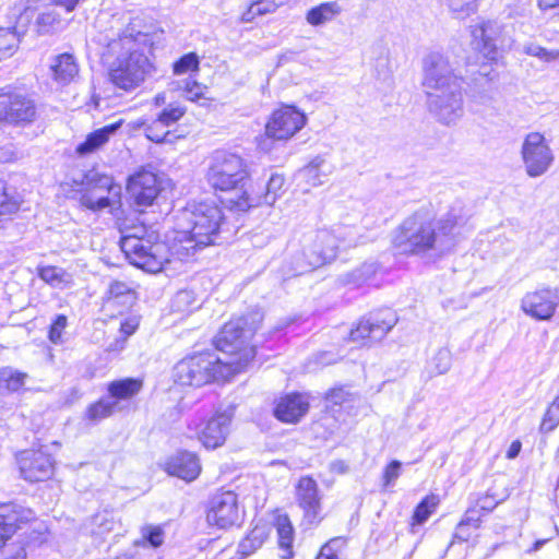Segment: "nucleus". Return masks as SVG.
Here are the masks:
<instances>
[{"label": "nucleus", "mask_w": 559, "mask_h": 559, "mask_svg": "<svg viewBox=\"0 0 559 559\" xmlns=\"http://www.w3.org/2000/svg\"><path fill=\"white\" fill-rule=\"evenodd\" d=\"M354 229L338 226L319 229L302 237L301 248L290 258L287 276L300 275L335 259L340 247L356 246Z\"/></svg>", "instance_id": "nucleus-4"}, {"label": "nucleus", "mask_w": 559, "mask_h": 559, "mask_svg": "<svg viewBox=\"0 0 559 559\" xmlns=\"http://www.w3.org/2000/svg\"><path fill=\"white\" fill-rule=\"evenodd\" d=\"M423 88L429 112L441 123H455L463 116L462 78L449 59L432 52L424 59Z\"/></svg>", "instance_id": "nucleus-1"}, {"label": "nucleus", "mask_w": 559, "mask_h": 559, "mask_svg": "<svg viewBox=\"0 0 559 559\" xmlns=\"http://www.w3.org/2000/svg\"><path fill=\"white\" fill-rule=\"evenodd\" d=\"M486 513L483 509L473 508L466 511L464 519L459 523L455 530V537L467 540L471 537L469 530H476L483 523V516Z\"/></svg>", "instance_id": "nucleus-37"}, {"label": "nucleus", "mask_w": 559, "mask_h": 559, "mask_svg": "<svg viewBox=\"0 0 559 559\" xmlns=\"http://www.w3.org/2000/svg\"><path fill=\"white\" fill-rule=\"evenodd\" d=\"M523 52L536 57L544 62H551L559 58V50H549L534 43L525 44L523 46Z\"/></svg>", "instance_id": "nucleus-48"}, {"label": "nucleus", "mask_w": 559, "mask_h": 559, "mask_svg": "<svg viewBox=\"0 0 559 559\" xmlns=\"http://www.w3.org/2000/svg\"><path fill=\"white\" fill-rule=\"evenodd\" d=\"M223 221V211L214 202L186 206L177 216L173 254L179 261H189L199 249L216 245Z\"/></svg>", "instance_id": "nucleus-3"}, {"label": "nucleus", "mask_w": 559, "mask_h": 559, "mask_svg": "<svg viewBox=\"0 0 559 559\" xmlns=\"http://www.w3.org/2000/svg\"><path fill=\"white\" fill-rule=\"evenodd\" d=\"M53 80L62 85L73 81L79 73V67L74 57L70 53L57 56L50 66Z\"/></svg>", "instance_id": "nucleus-30"}, {"label": "nucleus", "mask_w": 559, "mask_h": 559, "mask_svg": "<svg viewBox=\"0 0 559 559\" xmlns=\"http://www.w3.org/2000/svg\"><path fill=\"white\" fill-rule=\"evenodd\" d=\"M155 239L139 240L136 237H127L120 240V248L131 264L148 273H157L166 263L178 259L173 254V241L167 245Z\"/></svg>", "instance_id": "nucleus-7"}, {"label": "nucleus", "mask_w": 559, "mask_h": 559, "mask_svg": "<svg viewBox=\"0 0 559 559\" xmlns=\"http://www.w3.org/2000/svg\"><path fill=\"white\" fill-rule=\"evenodd\" d=\"M210 525L227 528L240 520V510L237 495L233 491H223L213 496L206 513Z\"/></svg>", "instance_id": "nucleus-17"}, {"label": "nucleus", "mask_w": 559, "mask_h": 559, "mask_svg": "<svg viewBox=\"0 0 559 559\" xmlns=\"http://www.w3.org/2000/svg\"><path fill=\"white\" fill-rule=\"evenodd\" d=\"M559 425V405L552 404L546 411L540 424L542 432H550Z\"/></svg>", "instance_id": "nucleus-54"}, {"label": "nucleus", "mask_w": 559, "mask_h": 559, "mask_svg": "<svg viewBox=\"0 0 559 559\" xmlns=\"http://www.w3.org/2000/svg\"><path fill=\"white\" fill-rule=\"evenodd\" d=\"M396 314L391 309H384L361 320L350 331V340L366 344L382 340L396 324Z\"/></svg>", "instance_id": "nucleus-15"}, {"label": "nucleus", "mask_w": 559, "mask_h": 559, "mask_svg": "<svg viewBox=\"0 0 559 559\" xmlns=\"http://www.w3.org/2000/svg\"><path fill=\"white\" fill-rule=\"evenodd\" d=\"M59 22V15L57 14L55 9H49L43 13H40L37 17V23L39 26H52L53 24Z\"/></svg>", "instance_id": "nucleus-62"}, {"label": "nucleus", "mask_w": 559, "mask_h": 559, "mask_svg": "<svg viewBox=\"0 0 559 559\" xmlns=\"http://www.w3.org/2000/svg\"><path fill=\"white\" fill-rule=\"evenodd\" d=\"M68 325V318L64 314H58L50 325L48 338L53 344L62 342V333Z\"/></svg>", "instance_id": "nucleus-56"}, {"label": "nucleus", "mask_w": 559, "mask_h": 559, "mask_svg": "<svg viewBox=\"0 0 559 559\" xmlns=\"http://www.w3.org/2000/svg\"><path fill=\"white\" fill-rule=\"evenodd\" d=\"M163 33L156 21L148 15L139 14L132 17L119 36L118 40L110 44L111 50H116L118 46H129L140 49H150L154 39Z\"/></svg>", "instance_id": "nucleus-11"}, {"label": "nucleus", "mask_w": 559, "mask_h": 559, "mask_svg": "<svg viewBox=\"0 0 559 559\" xmlns=\"http://www.w3.org/2000/svg\"><path fill=\"white\" fill-rule=\"evenodd\" d=\"M3 559H26V545L22 540H16L5 546Z\"/></svg>", "instance_id": "nucleus-58"}, {"label": "nucleus", "mask_w": 559, "mask_h": 559, "mask_svg": "<svg viewBox=\"0 0 559 559\" xmlns=\"http://www.w3.org/2000/svg\"><path fill=\"white\" fill-rule=\"evenodd\" d=\"M275 527L281 559H292L294 556V527L289 518L286 514L278 515L275 521Z\"/></svg>", "instance_id": "nucleus-33"}, {"label": "nucleus", "mask_w": 559, "mask_h": 559, "mask_svg": "<svg viewBox=\"0 0 559 559\" xmlns=\"http://www.w3.org/2000/svg\"><path fill=\"white\" fill-rule=\"evenodd\" d=\"M17 464L21 476L29 483L47 480L53 474V461L41 449L22 451L17 455Z\"/></svg>", "instance_id": "nucleus-19"}, {"label": "nucleus", "mask_w": 559, "mask_h": 559, "mask_svg": "<svg viewBox=\"0 0 559 559\" xmlns=\"http://www.w3.org/2000/svg\"><path fill=\"white\" fill-rule=\"evenodd\" d=\"M166 471L169 475L191 481L200 474L201 466L193 453L180 452L167 462Z\"/></svg>", "instance_id": "nucleus-26"}, {"label": "nucleus", "mask_w": 559, "mask_h": 559, "mask_svg": "<svg viewBox=\"0 0 559 559\" xmlns=\"http://www.w3.org/2000/svg\"><path fill=\"white\" fill-rule=\"evenodd\" d=\"M456 217L449 214L436 221L427 210L407 216L393 231V248L401 254L421 255L431 250L443 251L452 245Z\"/></svg>", "instance_id": "nucleus-2"}, {"label": "nucleus", "mask_w": 559, "mask_h": 559, "mask_svg": "<svg viewBox=\"0 0 559 559\" xmlns=\"http://www.w3.org/2000/svg\"><path fill=\"white\" fill-rule=\"evenodd\" d=\"M440 499L437 495L426 496L416 507L412 516V526L424 524L429 516L436 511Z\"/></svg>", "instance_id": "nucleus-41"}, {"label": "nucleus", "mask_w": 559, "mask_h": 559, "mask_svg": "<svg viewBox=\"0 0 559 559\" xmlns=\"http://www.w3.org/2000/svg\"><path fill=\"white\" fill-rule=\"evenodd\" d=\"M521 153L526 174L533 178L544 175L555 158L548 142L539 132L525 136Z\"/></svg>", "instance_id": "nucleus-13"}, {"label": "nucleus", "mask_w": 559, "mask_h": 559, "mask_svg": "<svg viewBox=\"0 0 559 559\" xmlns=\"http://www.w3.org/2000/svg\"><path fill=\"white\" fill-rule=\"evenodd\" d=\"M334 171V166L324 156L318 155L300 169L299 175L311 187L321 186Z\"/></svg>", "instance_id": "nucleus-28"}, {"label": "nucleus", "mask_w": 559, "mask_h": 559, "mask_svg": "<svg viewBox=\"0 0 559 559\" xmlns=\"http://www.w3.org/2000/svg\"><path fill=\"white\" fill-rule=\"evenodd\" d=\"M401 462L400 461H392L384 469V473H383V485L385 487L390 486L391 484H393L400 476V471H401Z\"/></svg>", "instance_id": "nucleus-60"}, {"label": "nucleus", "mask_w": 559, "mask_h": 559, "mask_svg": "<svg viewBox=\"0 0 559 559\" xmlns=\"http://www.w3.org/2000/svg\"><path fill=\"white\" fill-rule=\"evenodd\" d=\"M121 121L105 126L90 133L85 141L78 145L76 152L80 155H86L95 152L108 142L109 138L120 128Z\"/></svg>", "instance_id": "nucleus-31"}, {"label": "nucleus", "mask_w": 559, "mask_h": 559, "mask_svg": "<svg viewBox=\"0 0 559 559\" xmlns=\"http://www.w3.org/2000/svg\"><path fill=\"white\" fill-rule=\"evenodd\" d=\"M120 411H122V406L119 405L118 401H111L108 396L90 405L86 411V417L91 421L96 423Z\"/></svg>", "instance_id": "nucleus-36"}, {"label": "nucleus", "mask_w": 559, "mask_h": 559, "mask_svg": "<svg viewBox=\"0 0 559 559\" xmlns=\"http://www.w3.org/2000/svg\"><path fill=\"white\" fill-rule=\"evenodd\" d=\"M37 274L40 280L55 288L62 289L69 287L73 282L71 274L58 266H39L37 269Z\"/></svg>", "instance_id": "nucleus-35"}, {"label": "nucleus", "mask_w": 559, "mask_h": 559, "mask_svg": "<svg viewBox=\"0 0 559 559\" xmlns=\"http://www.w3.org/2000/svg\"><path fill=\"white\" fill-rule=\"evenodd\" d=\"M269 533L265 526H255L239 544V552L243 556H249L258 550Z\"/></svg>", "instance_id": "nucleus-40"}, {"label": "nucleus", "mask_w": 559, "mask_h": 559, "mask_svg": "<svg viewBox=\"0 0 559 559\" xmlns=\"http://www.w3.org/2000/svg\"><path fill=\"white\" fill-rule=\"evenodd\" d=\"M141 537L133 542L135 547L158 548L164 544L165 532L159 525L145 524L140 528Z\"/></svg>", "instance_id": "nucleus-38"}, {"label": "nucleus", "mask_w": 559, "mask_h": 559, "mask_svg": "<svg viewBox=\"0 0 559 559\" xmlns=\"http://www.w3.org/2000/svg\"><path fill=\"white\" fill-rule=\"evenodd\" d=\"M241 364L239 360H224L215 353H200L181 359L175 366L174 377L181 385L201 386L212 380H229Z\"/></svg>", "instance_id": "nucleus-6"}, {"label": "nucleus", "mask_w": 559, "mask_h": 559, "mask_svg": "<svg viewBox=\"0 0 559 559\" xmlns=\"http://www.w3.org/2000/svg\"><path fill=\"white\" fill-rule=\"evenodd\" d=\"M121 238L120 240H124L127 237H132L139 240H146L150 238H156L154 233L148 234L147 229L144 225H132L127 226L124 224L120 225Z\"/></svg>", "instance_id": "nucleus-53"}, {"label": "nucleus", "mask_w": 559, "mask_h": 559, "mask_svg": "<svg viewBox=\"0 0 559 559\" xmlns=\"http://www.w3.org/2000/svg\"><path fill=\"white\" fill-rule=\"evenodd\" d=\"M127 189L139 206L152 205L160 191L157 176L147 170H141L130 177Z\"/></svg>", "instance_id": "nucleus-21"}, {"label": "nucleus", "mask_w": 559, "mask_h": 559, "mask_svg": "<svg viewBox=\"0 0 559 559\" xmlns=\"http://www.w3.org/2000/svg\"><path fill=\"white\" fill-rule=\"evenodd\" d=\"M103 309L111 317L117 313H122L126 309H122V300L120 298H105Z\"/></svg>", "instance_id": "nucleus-61"}, {"label": "nucleus", "mask_w": 559, "mask_h": 559, "mask_svg": "<svg viewBox=\"0 0 559 559\" xmlns=\"http://www.w3.org/2000/svg\"><path fill=\"white\" fill-rule=\"evenodd\" d=\"M230 424V413H216L201 429L200 441L207 449H216L223 445L229 435Z\"/></svg>", "instance_id": "nucleus-22"}, {"label": "nucleus", "mask_w": 559, "mask_h": 559, "mask_svg": "<svg viewBox=\"0 0 559 559\" xmlns=\"http://www.w3.org/2000/svg\"><path fill=\"white\" fill-rule=\"evenodd\" d=\"M163 33L156 21L148 15L139 14L132 17L119 36L118 40L110 44L111 50H116L118 46H129L140 49H150L154 39Z\"/></svg>", "instance_id": "nucleus-12"}, {"label": "nucleus", "mask_w": 559, "mask_h": 559, "mask_svg": "<svg viewBox=\"0 0 559 559\" xmlns=\"http://www.w3.org/2000/svg\"><path fill=\"white\" fill-rule=\"evenodd\" d=\"M322 496L317 481L309 477H301L296 485V501L304 512V521L309 525L319 524L322 519Z\"/></svg>", "instance_id": "nucleus-18"}, {"label": "nucleus", "mask_w": 559, "mask_h": 559, "mask_svg": "<svg viewBox=\"0 0 559 559\" xmlns=\"http://www.w3.org/2000/svg\"><path fill=\"white\" fill-rule=\"evenodd\" d=\"M559 307V288L543 287L527 292L521 299L520 308L537 321H550Z\"/></svg>", "instance_id": "nucleus-14"}, {"label": "nucleus", "mask_w": 559, "mask_h": 559, "mask_svg": "<svg viewBox=\"0 0 559 559\" xmlns=\"http://www.w3.org/2000/svg\"><path fill=\"white\" fill-rule=\"evenodd\" d=\"M143 386V382L140 379L126 378L120 380L111 381L108 384L107 391L111 401H118L121 405L122 401H127L135 396Z\"/></svg>", "instance_id": "nucleus-32"}, {"label": "nucleus", "mask_w": 559, "mask_h": 559, "mask_svg": "<svg viewBox=\"0 0 559 559\" xmlns=\"http://www.w3.org/2000/svg\"><path fill=\"white\" fill-rule=\"evenodd\" d=\"M126 53H121L110 70L112 83L124 91L138 87L152 71L153 64L144 50L129 46H119Z\"/></svg>", "instance_id": "nucleus-9"}, {"label": "nucleus", "mask_w": 559, "mask_h": 559, "mask_svg": "<svg viewBox=\"0 0 559 559\" xmlns=\"http://www.w3.org/2000/svg\"><path fill=\"white\" fill-rule=\"evenodd\" d=\"M284 177L278 174H274L270 177L267 185H266V191L263 195L259 197L257 200L251 198L247 191H242V194L238 198V200L235 202V206L239 211H247L251 206L260 205V204H266V205H273L278 195L284 186Z\"/></svg>", "instance_id": "nucleus-25"}, {"label": "nucleus", "mask_w": 559, "mask_h": 559, "mask_svg": "<svg viewBox=\"0 0 559 559\" xmlns=\"http://www.w3.org/2000/svg\"><path fill=\"white\" fill-rule=\"evenodd\" d=\"M119 522L109 511H102L93 515L86 524V531L97 538L104 539L114 532Z\"/></svg>", "instance_id": "nucleus-34"}, {"label": "nucleus", "mask_w": 559, "mask_h": 559, "mask_svg": "<svg viewBox=\"0 0 559 559\" xmlns=\"http://www.w3.org/2000/svg\"><path fill=\"white\" fill-rule=\"evenodd\" d=\"M334 545H345V540L342 537L330 539L325 545L322 546L320 554L317 559H338L337 549Z\"/></svg>", "instance_id": "nucleus-57"}, {"label": "nucleus", "mask_w": 559, "mask_h": 559, "mask_svg": "<svg viewBox=\"0 0 559 559\" xmlns=\"http://www.w3.org/2000/svg\"><path fill=\"white\" fill-rule=\"evenodd\" d=\"M82 183L85 187L80 197L82 206L97 212L120 204L121 187L111 177L90 171Z\"/></svg>", "instance_id": "nucleus-10"}, {"label": "nucleus", "mask_w": 559, "mask_h": 559, "mask_svg": "<svg viewBox=\"0 0 559 559\" xmlns=\"http://www.w3.org/2000/svg\"><path fill=\"white\" fill-rule=\"evenodd\" d=\"M34 102L19 93L0 92V122L24 123L35 118Z\"/></svg>", "instance_id": "nucleus-20"}, {"label": "nucleus", "mask_w": 559, "mask_h": 559, "mask_svg": "<svg viewBox=\"0 0 559 559\" xmlns=\"http://www.w3.org/2000/svg\"><path fill=\"white\" fill-rule=\"evenodd\" d=\"M255 2L261 7V14L264 15L274 12L283 3V0H258Z\"/></svg>", "instance_id": "nucleus-64"}, {"label": "nucleus", "mask_w": 559, "mask_h": 559, "mask_svg": "<svg viewBox=\"0 0 559 559\" xmlns=\"http://www.w3.org/2000/svg\"><path fill=\"white\" fill-rule=\"evenodd\" d=\"M19 38L14 31L0 28V61L11 57L16 50Z\"/></svg>", "instance_id": "nucleus-45"}, {"label": "nucleus", "mask_w": 559, "mask_h": 559, "mask_svg": "<svg viewBox=\"0 0 559 559\" xmlns=\"http://www.w3.org/2000/svg\"><path fill=\"white\" fill-rule=\"evenodd\" d=\"M452 365V355L448 348L438 349L428 360L426 370L430 377H437L447 373Z\"/></svg>", "instance_id": "nucleus-39"}, {"label": "nucleus", "mask_w": 559, "mask_h": 559, "mask_svg": "<svg viewBox=\"0 0 559 559\" xmlns=\"http://www.w3.org/2000/svg\"><path fill=\"white\" fill-rule=\"evenodd\" d=\"M261 14V7L257 4L254 1L249 5V8L242 13L240 21L242 23H250L252 22L257 16H260Z\"/></svg>", "instance_id": "nucleus-63"}, {"label": "nucleus", "mask_w": 559, "mask_h": 559, "mask_svg": "<svg viewBox=\"0 0 559 559\" xmlns=\"http://www.w3.org/2000/svg\"><path fill=\"white\" fill-rule=\"evenodd\" d=\"M186 114V108L179 105L170 104L157 117L158 123H163L166 128L175 124Z\"/></svg>", "instance_id": "nucleus-49"}, {"label": "nucleus", "mask_w": 559, "mask_h": 559, "mask_svg": "<svg viewBox=\"0 0 559 559\" xmlns=\"http://www.w3.org/2000/svg\"><path fill=\"white\" fill-rule=\"evenodd\" d=\"M105 298H120L122 300V309H130L135 301V294L128 284L116 281L109 285Z\"/></svg>", "instance_id": "nucleus-43"}, {"label": "nucleus", "mask_w": 559, "mask_h": 559, "mask_svg": "<svg viewBox=\"0 0 559 559\" xmlns=\"http://www.w3.org/2000/svg\"><path fill=\"white\" fill-rule=\"evenodd\" d=\"M306 116L294 106H284L273 111L265 133L275 140H287L298 132L306 123Z\"/></svg>", "instance_id": "nucleus-16"}, {"label": "nucleus", "mask_w": 559, "mask_h": 559, "mask_svg": "<svg viewBox=\"0 0 559 559\" xmlns=\"http://www.w3.org/2000/svg\"><path fill=\"white\" fill-rule=\"evenodd\" d=\"M249 175L248 165L242 157L228 152H216L212 157L206 179L215 190H242Z\"/></svg>", "instance_id": "nucleus-8"}, {"label": "nucleus", "mask_w": 559, "mask_h": 559, "mask_svg": "<svg viewBox=\"0 0 559 559\" xmlns=\"http://www.w3.org/2000/svg\"><path fill=\"white\" fill-rule=\"evenodd\" d=\"M199 64L200 61L197 53L189 52L174 63V73L180 75L188 73L189 71H198Z\"/></svg>", "instance_id": "nucleus-51"}, {"label": "nucleus", "mask_w": 559, "mask_h": 559, "mask_svg": "<svg viewBox=\"0 0 559 559\" xmlns=\"http://www.w3.org/2000/svg\"><path fill=\"white\" fill-rule=\"evenodd\" d=\"M33 519L34 512L31 509L13 502L0 504V525L11 535H13L17 528H21L22 524Z\"/></svg>", "instance_id": "nucleus-27"}, {"label": "nucleus", "mask_w": 559, "mask_h": 559, "mask_svg": "<svg viewBox=\"0 0 559 559\" xmlns=\"http://www.w3.org/2000/svg\"><path fill=\"white\" fill-rule=\"evenodd\" d=\"M146 138L155 143L170 142L167 139L169 135V131L163 123H158V119L156 118L145 128Z\"/></svg>", "instance_id": "nucleus-52"}, {"label": "nucleus", "mask_w": 559, "mask_h": 559, "mask_svg": "<svg viewBox=\"0 0 559 559\" xmlns=\"http://www.w3.org/2000/svg\"><path fill=\"white\" fill-rule=\"evenodd\" d=\"M171 308L176 312H190L198 308L194 294L190 290L178 292L171 302Z\"/></svg>", "instance_id": "nucleus-46"}, {"label": "nucleus", "mask_w": 559, "mask_h": 559, "mask_svg": "<svg viewBox=\"0 0 559 559\" xmlns=\"http://www.w3.org/2000/svg\"><path fill=\"white\" fill-rule=\"evenodd\" d=\"M26 378V373L20 372L11 367L1 368L0 390L15 392L24 385Z\"/></svg>", "instance_id": "nucleus-42"}, {"label": "nucleus", "mask_w": 559, "mask_h": 559, "mask_svg": "<svg viewBox=\"0 0 559 559\" xmlns=\"http://www.w3.org/2000/svg\"><path fill=\"white\" fill-rule=\"evenodd\" d=\"M183 96L190 102H198L204 98L207 87L198 83L197 81L186 80L183 82Z\"/></svg>", "instance_id": "nucleus-55"}, {"label": "nucleus", "mask_w": 559, "mask_h": 559, "mask_svg": "<svg viewBox=\"0 0 559 559\" xmlns=\"http://www.w3.org/2000/svg\"><path fill=\"white\" fill-rule=\"evenodd\" d=\"M489 37L487 36V22L481 20L471 26V48L477 53L476 61L481 64L483 71L479 78H475V84L486 87L489 84L488 72L486 70L489 60Z\"/></svg>", "instance_id": "nucleus-23"}, {"label": "nucleus", "mask_w": 559, "mask_h": 559, "mask_svg": "<svg viewBox=\"0 0 559 559\" xmlns=\"http://www.w3.org/2000/svg\"><path fill=\"white\" fill-rule=\"evenodd\" d=\"M449 12L455 19H466L477 10V0H445Z\"/></svg>", "instance_id": "nucleus-44"}, {"label": "nucleus", "mask_w": 559, "mask_h": 559, "mask_svg": "<svg viewBox=\"0 0 559 559\" xmlns=\"http://www.w3.org/2000/svg\"><path fill=\"white\" fill-rule=\"evenodd\" d=\"M140 319L138 316H129L120 323V333L123 335V340H117L115 343L109 345L110 350H120L124 347L126 340L131 336L139 328Z\"/></svg>", "instance_id": "nucleus-47"}, {"label": "nucleus", "mask_w": 559, "mask_h": 559, "mask_svg": "<svg viewBox=\"0 0 559 559\" xmlns=\"http://www.w3.org/2000/svg\"><path fill=\"white\" fill-rule=\"evenodd\" d=\"M309 408V401L306 395L293 393L281 397L274 408L275 417L283 421L293 424L306 415Z\"/></svg>", "instance_id": "nucleus-24"}, {"label": "nucleus", "mask_w": 559, "mask_h": 559, "mask_svg": "<svg viewBox=\"0 0 559 559\" xmlns=\"http://www.w3.org/2000/svg\"><path fill=\"white\" fill-rule=\"evenodd\" d=\"M377 271L374 263H364L359 269L354 270L347 275V283L360 285L371 278Z\"/></svg>", "instance_id": "nucleus-50"}, {"label": "nucleus", "mask_w": 559, "mask_h": 559, "mask_svg": "<svg viewBox=\"0 0 559 559\" xmlns=\"http://www.w3.org/2000/svg\"><path fill=\"white\" fill-rule=\"evenodd\" d=\"M263 316L260 311H251L245 317L227 322L215 340L216 347L222 352L224 360H239L241 364L236 373L243 371L254 358L255 350L249 346V340L260 328Z\"/></svg>", "instance_id": "nucleus-5"}, {"label": "nucleus", "mask_w": 559, "mask_h": 559, "mask_svg": "<svg viewBox=\"0 0 559 559\" xmlns=\"http://www.w3.org/2000/svg\"><path fill=\"white\" fill-rule=\"evenodd\" d=\"M17 210V204L10 200L5 192V183L0 179V216Z\"/></svg>", "instance_id": "nucleus-59"}, {"label": "nucleus", "mask_w": 559, "mask_h": 559, "mask_svg": "<svg viewBox=\"0 0 559 559\" xmlns=\"http://www.w3.org/2000/svg\"><path fill=\"white\" fill-rule=\"evenodd\" d=\"M343 12V7L338 1L322 2L308 10L306 21L311 26H322L334 21Z\"/></svg>", "instance_id": "nucleus-29"}]
</instances>
